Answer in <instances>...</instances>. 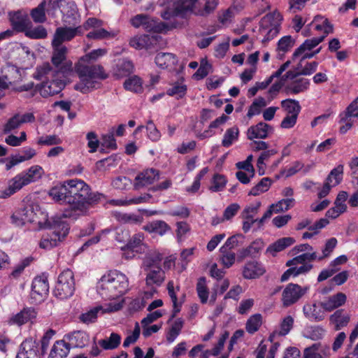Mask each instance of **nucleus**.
<instances>
[{
  "label": "nucleus",
  "mask_w": 358,
  "mask_h": 358,
  "mask_svg": "<svg viewBox=\"0 0 358 358\" xmlns=\"http://www.w3.org/2000/svg\"><path fill=\"white\" fill-rule=\"evenodd\" d=\"M69 345L73 348H83L90 342V336L85 331H78L67 336Z\"/></svg>",
  "instance_id": "nucleus-32"
},
{
  "label": "nucleus",
  "mask_w": 358,
  "mask_h": 358,
  "mask_svg": "<svg viewBox=\"0 0 358 358\" xmlns=\"http://www.w3.org/2000/svg\"><path fill=\"white\" fill-rule=\"evenodd\" d=\"M179 287H174V283L173 281H169L167 284V289L169 296H170L173 303V310L172 318L174 317L180 311L181 304L178 302L177 292L179 291Z\"/></svg>",
  "instance_id": "nucleus-46"
},
{
  "label": "nucleus",
  "mask_w": 358,
  "mask_h": 358,
  "mask_svg": "<svg viewBox=\"0 0 358 358\" xmlns=\"http://www.w3.org/2000/svg\"><path fill=\"white\" fill-rule=\"evenodd\" d=\"M308 287H301L297 284H288L282 294L283 306L288 307L299 301L308 290Z\"/></svg>",
  "instance_id": "nucleus-13"
},
{
  "label": "nucleus",
  "mask_w": 358,
  "mask_h": 358,
  "mask_svg": "<svg viewBox=\"0 0 358 358\" xmlns=\"http://www.w3.org/2000/svg\"><path fill=\"white\" fill-rule=\"evenodd\" d=\"M159 172L154 169H146L139 173L135 178L134 186L136 189L150 185L158 180Z\"/></svg>",
  "instance_id": "nucleus-19"
},
{
  "label": "nucleus",
  "mask_w": 358,
  "mask_h": 358,
  "mask_svg": "<svg viewBox=\"0 0 358 358\" xmlns=\"http://www.w3.org/2000/svg\"><path fill=\"white\" fill-rule=\"evenodd\" d=\"M272 181L269 178H262L249 192V195L258 196L268 190Z\"/></svg>",
  "instance_id": "nucleus-51"
},
{
  "label": "nucleus",
  "mask_w": 358,
  "mask_h": 358,
  "mask_svg": "<svg viewBox=\"0 0 358 358\" xmlns=\"http://www.w3.org/2000/svg\"><path fill=\"white\" fill-rule=\"evenodd\" d=\"M211 67V64L206 59H203L201 61L199 68L194 74V76L198 80L204 78L209 73Z\"/></svg>",
  "instance_id": "nucleus-61"
},
{
  "label": "nucleus",
  "mask_w": 358,
  "mask_h": 358,
  "mask_svg": "<svg viewBox=\"0 0 358 358\" xmlns=\"http://www.w3.org/2000/svg\"><path fill=\"white\" fill-rule=\"evenodd\" d=\"M260 206V202H257L255 203L247 206L241 212V217L242 219L255 217V216L258 213Z\"/></svg>",
  "instance_id": "nucleus-60"
},
{
  "label": "nucleus",
  "mask_w": 358,
  "mask_h": 358,
  "mask_svg": "<svg viewBox=\"0 0 358 358\" xmlns=\"http://www.w3.org/2000/svg\"><path fill=\"white\" fill-rule=\"evenodd\" d=\"M26 36L33 39L45 38L47 36V31L43 26L32 28V25L24 31Z\"/></svg>",
  "instance_id": "nucleus-55"
},
{
  "label": "nucleus",
  "mask_w": 358,
  "mask_h": 358,
  "mask_svg": "<svg viewBox=\"0 0 358 358\" xmlns=\"http://www.w3.org/2000/svg\"><path fill=\"white\" fill-rule=\"evenodd\" d=\"M324 39V36H320L313 38L310 39H306L293 53L292 59H295L298 58V55L301 54L304 50L310 51Z\"/></svg>",
  "instance_id": "nucleus-40"
},
{
  "label": "nucleus",
  "mask_w": 358,
  "mask_h": 358,
  "mask_svg": "<svg viewBox=\"0 0 358 358\" xmlns=\"http://www.w3.org/2000/svg\"><path fill=\"white\" fill-rule=\"evenodd\" d=\"M162 256L157 252H151L145 255L143 260L142 268L144 269H153L162 268Z\"/></svg>",
  "instance_id": "nucleus-35"
},
{
  "label": "nucleus",
  "mask_w": 358,
  "mask_h": 358,
  "mask_svg": "<svg viewBox=\"0 0 358 358\" xmlns=\"http://www.w3.org/2000/svg\"><path fill=\"white\" fill-rule=\"evenodd\" d=\"M62 77L43 81L38 88L40 94L43 97H48L59 94L65 86L64 82L62 80Z\"/></svg>",
  "instance_id": "nucleus-17"
},
{
  "label": "nucleus",
  "mask_w": 358,
  "mask_h": 358,
  "mask_svg": "<svg viewBox=\"0 0 358 358\" xmlns=\"http://www.w3.org/2000/svg\"><path fill=\"white\" fill-rule=\"evenodd\" d=\"M329 321L335 325V330L338 331L348 325L350 322V316L345 314L343 309H340L330 316Z\"/></svg>",
  "instance_id": "nucleus-36"
},
{
  "label": "nucleus",
  "mask_w": 358,
  "mask_h": 358,
  "mask_svg": "<svg viewBox=\"0 0 358 358\" xmlns=\"http://www.w3.org/2000/svg\"><path fill=\"white\" fill-rule=\"evenodd\" d=\"M264 243L262 240L257 239L253 241L248 248L239 251L238 256L241 259L248 257H256L262 250Z\"/></svg>",
  "instance_id": "nucleus-38"
},
{
  "label": "nucleus",
  "mask_w": 358,
  "mask_h": 358,
  "mask_svg": "<svg viewBox=\"0 0 358 358\" xmlns=\"http://www.w3.org/2000/svg\"><path fill=\"white\" fill-rule=\"evenodd\" d=\"M227 180L224 176L215 174L209 189L212 192H217L222 191L226 185Z\"/></svg>",
  "instance_id": "nucleus-56"
},
{
  "label": "nucleus",
  "mask_w": 358,
  "mask_h": 358,
  "mask_svg": "<svg viewBox=\"0 0 358 358\" xmlns=\"http://www.w3.org/2000/svg\"><path fill=\"white\" fill-rule=\"evenodd\" d=\"M22 80L20 70L15 66L6 65L1 69L0 72V89L6 90L11 87L17 91H27L30 87L24 85L16 87V85Z\"/></svg>",
  "instance_id": "nucleus-6"
},
{
  "label": "nucleus",
  "mask_w": 358,
  "mask_h": 358,
  "mask_svg": "<svg viewBox=\"0 0 358 358\" xmlns=\"http://www.w3.org/2000/svg\"><path fill=\"white\" fill-rule=\"evenodd\" d=\"M298 73L291 71H287L282 80L290 79V81L285 86V92L287 94H298L307 91L310 87V80L308 78L299 77Z\"/></svg>",
  "instance_id": "nucleus-10"
},
{
  "label": "nucleus",
  "mask_w": 358,
  "mask_h": 358,
  "mask_svg": "<svg viewBox=\"0 0 358 358\" xmlns=\"http://www.w3.org/2000/svg\"><path fill=\"white\" fill-rule=\"evenodd\" d=\"M72 71L73 66L71 63H66L60 68H56L55 66H52L50 63L46 62L36 67V71L34 73V78L43 82L56 77L66 76Z\"/></svg>",
  "instance_id": "nucleus-8"
},
{
  "label": "nucleus",
  "mask_w": 358,
  "mask_h": 358,
  "mask_svg": "<svg viewBox=\"0 0 358 358\" xmlns=\"http://www.w3.org/2000/svg\"><path fill=\"white\" fill-rule=\"evenodd\" d=\"M281 107L287 115L298 117L301 107L299 102L295 99H287L281 101Z\"/></svg>",
  "instance_id": "nucleus-42"
},
{
  "label": "nucleus",
  "mask_w": 358,
  "mask_h": 358,
  "mask_svg": "<svg viewBox=\"0 0 358 358\" xmlns=\"http://www.w3.org/2000/svg\"><path fill=\"white\" fill-rule=\"evenodd\" d=\"M198 0H171V3L162 13L164 20L173 17H185L190 14L205 16L212 13L218 4V0H206L203 9L198 8Z\"/></svg>",
  "instance_id": "nucleus-4"
},
{
  "label": "nucleus",
  "mask_w": 358,
  "mask_h": 358,
  "mask_svg": "<svg viewBox=\"0 0 358 358\" xmlns=\"http://www.w3.org/2000/svg\"><path fill=\"white\" fill-rule=\"evenodd\" d=\"M273 127L269 124L261 122L252 125L248 129L246 135L250 140L255 138H266L269 133L273 131Z\"/></svg>",
  "instance_id": "nucleus-21"
},
{
  "label": "nucleus",
  "mask_w": 358,
  "mask_h": 358,
  "mask_svg": "<svg viewBox=\"0 0 358 358\" xmlns=\"http://www.w3.org/2000/svg\"><path fill=\"white\" fill-rule=\"evenodd\" d=\"M16 358H39L38 343L32 338L24 341L20 347Z\"/></svg>",
  "instance_id": "nucleus-20"
},
{
  "label": "nucleus",
  "mask_w": 358,
  "mask_h": 358,
  "mask_svg": "<svg viewBox=\"0 0 358 358\" xmlns=\"http://www.w3.org/2000/svg\"><path fill=\"white\" fill-rule=\"evenodd\" d=\"M45 1H42L38 6L31 10L30 15L34 22L36 23H43L46 20Z\"/></svg>",
  "instance_id": "nucleus-49"
},
{
  "label": "nucleus",
  "mask_w": 358,
  "mask_h": 358,
  "mask_svg": "<svg viewBox=\"0 0 358 358\" xmlns=\"http://www.w3.org/2000/svg\"><path fill=\"white\" fill-rule=\"evenodd\" d=\"M295 200L293 198H287L282 199L276 203L271 204V208L274 210V213H278L282 211H286L290 208L293 207Z\"/></svg>",
  "instance_id": "nucleus-54"
},
{
  "label": "nucleus",
  "mask_w": 358,
  "mask_h": 358,
  "mask_svg": "<svg viewBox=\"0 0 358 358\" xmlns=\"http://www.w3.org/2000/svg\"><path fill=\"white\" fill-rule=\"evenodd\" d=\"M70 351L69 345L64 340L57 341L55 343L49 358H65Z\"/></svg>",
  "instance_id": "nucleus-37"
},
{
  "label": "nucleus",
  "mask_w": 358,
  "mask_h": 358,
  "mask_svg": "<svg viewBox=\"0 0 358 358\" xmlns=\"http://www.w3.org/2000/svg\"><path fill=\"white\" fill-rule=\"evenodd\" d=\"M239 135V130L238 127H233L226 130L222 141V145L225 148L231 146L234 142L238 140Z\"/></svg>",
  "instance_id": "nucleus-48"
},
{
  "label": "nucleus",
  "mask_w": 358,
  "mask_h": 358,
  "mask_svg": "<svg viewBox=\"0 0 358 358\" xmlns=\"http://www.w3.org/2000/svg\"><path fill=\"white\" fill-rule=\"evenodd\" d=\"M124 301L122 299L121 301L110 303L107 308H104L102 306H96L85 313L80 315V320L85 323L94 322L98 316L99 313H104L106 312H113L119 310L122 308Z\"/></svg>",
  "instance_id": "nucleus-16"
},
{
  "label": "nucleus",
  "mask_w": 358,
  "mask_h": 358,
  "mask_svg": "<svg viewBox=\"0 0 358 358\" xmlns=\"http://www.w3.org/2000/svg\"><path fill=\"white\" fill-rule=\"evenodd\" d=\"M282 15L278 10L266 14L260 21V32L264 35L263 43L273 38L279 32Z\"/></svg>",
  "instance_id": "nucleus-7"
},
{
  "label": "nucleus",
  "mask_w": 358,
  "mask_h": 358,
  "mask_svg": "<svg viewBox=\"0 0 358 358\" xmlns=\"http://www.w3.org/2000/svg\"><path fill=\"white\" fill-rule=\"evenodd\" d=\"M303 311L305 316L311 321L320 322L325 317V310L321 305L317 306L316 303L305 305Z\"/></svg>",
  "instance_id": "nucleus-28"
},
{
  "label": "nucleus",
  "mask_w": 358,
  "mask_h": 358,
  "mask_svg": "<svg viewBox=\"0 0 358 358\" xmlns=\"http://www.w3.org/2000/svg\"><path fill=\"white\" fill-rule=\"evenodd\" d=\"M240 209V205L236 203H234L228 206L223 213L222 222L231 220L237 214Z\"/></svg>",
  "instance_id": "nucleus-63"
},
{
  "label": "nucleus",
  "mask_w": 358,
  "mask_h": 358,
  "mask_svg": "<svg viewBox=\"0 0 358 358\" xmlns=\"http://www.w3.org/2000/svg\"><path fill=\"white\" fill-rule=\"evenodd\" d=\"M144 235L142 233H137L132 236L129 240L124 249L135 250L136 252H141L143 245Z\"/></svg>",
  "instance_id": "nucleus-45"
},
{
  "label": "nucleus",
  "mask_w": 358,
  "mask_h": 358,
  "mask_svg": "<svg viewBox=\"0 0 358 358\" xmlns=\"http://www.w3.org/2000/svg\"><path fill=\"white\" fill-rule=\"evenodd\" d=\"M132 62L127 59H120L113 68V76L117 79L127 77L134 71Z\"/></svg>",
  "instance_id": "nucleus-26"
},
{
  "label": "nucleus",
  "mask_w": 358,
  "mask_h": 358,
  "mask_svg": "<svg viewBox=\"0 0 358 358\" xmlns=\"http://www.w3.org/2000/svg\"><path fill=\"white\" fill-rule=\"evenodd\" d=\"M277 150L275 149H271L263 151L257 159V167L260 174H264V166L265 162L267 161L271 157L275 155L277 153Z\"/></svg>",
  "instance_id": "nucleus-59"
},
{
  "label": "nucleus",
  "mask_w": 358,
  "mask_h": 358,
  "mask_svg": "<svg viewBox=\"0 0 358 358\" xmlns=\"http://www.w3.org/2000/svg\"><path fill=\"white\" fill-rule=\"evenodd\" d=\"M146 273L145 282L148 286H160L165 280V273L162 268L144 269Z\"/></svg>",
  "instance_id": "nucleus-27"
},
{
  "label": "nucleus",
  "mask_w": 358,
  "mask_h": 358,
  "mask_svg": "<svg viewBox=\"0 0 358 358\" xmlns=\"http://www.w3.org/2000/svg\"><path fill=\"white\" fill-rule=\"evenodd\" d=\"M49 292L48 278L44 274L34 278L31 285V299L34 303L42 302Z\"/></svg>",
  "instance_id": "nucleus-12"
},
{
  "label": "nucleus",
  "mask_w": 358,
  "mask_h": 358,
  "mask_svg": "<svg viewBox=\"0 0 358 358\" xmlns=\"http://www.w3.org/2000/svg\"><path fill=\"white\" fill-rule=\"evenodd\" d=\"M196 290L201 303L203 304L206 303L209 297L210 291L206 277H200L198 279Z\"/></svg>",
  "instance_id": "nucleus-41"
},
{
  "label": "nucleus",
  "mask_w": 358,
  "mask_h": 358,
  "mask_svg": "<svg viewBox=\"0 0 358 358\" xmlns=\"http://www.w3.org/2000/svg\"><path fill=\"white\" fill-rule=\"evenodd\" d=\"M106 53V49L99 48L80 57L74 67L75 72L80 78V82L75 85L76 90L84 94L87 93L96 88V85L98 84L96 79L106 78L103 66L91 64L92 62L96 61Z\"/></svg>",
  "instance_id": "nucleus-2"
},
{
  "label": "nucleus",
  "mask_w": 358,
  "mask_h": 358,
  "mask_svg": "<svg viewBox=\"0 0 358 358\" xmlns=\"http://www.w3.org/2000/svg\"><path fill=\"white\" fill-rule=\"evenodd\" d=\"M155 62L159 68L173 69L178 62L176 56L173 53L159 52L155 59Z\"/></svg>",
  "instance_id": "nucleus-25"
},
{
  "label": "nucleus",
  "mask_w": 358,
  "mask_h": 358,
  "mask_svg": "<svg viewBox=\"0 0 358 358\" xmlns=\"http://www.w3.org/2000/svg\"><path fill=\"white\" fill-rule=\"evenodd\" d=\"M320 345L321 344L317 343L306 348L303 352V358H322L321 355L317 352Z\"/></svg>",
  "instance_id": "nucleus-64"
},
{
  "label": "nucleus",
  "mask_w": 358,
  "mask_h": 358,
  "mask_svg": "<svg viewBox=\"0 0 358 358\" xmlns=\"http://www.w3.org/2000/svg\"><path fill=\"white\" fill-rule=\"evenodd\" d=\"M49 196L60 204H68L62 217L76 220L90 213L91 208L104 201L106 196L98 192H92L83 180L71 179L53 186Z\"/></svg>",
  "instance_id": "nucleus-1"
},
{
  "label": "nucleus",
  "mask_w": 358,
  "mask_h": 358,
  "mask_svg": "<svg viewBox=\"0 0 358 358\" xmlns=\"http://www.w3.org/2000/svg\"><path fill=\"white\" fill-rule=\"evenodd\" d=\"M62 139L57 135H48L41 136L37 141L38 145H56L62 143Z\"/></svg>",
  "instance_id": "nucleus-62"
},
{
  "label": "nucleus",
  "mask_w": 358,
  "mask_h": 358,
  "mask_svg": "<svg viewBox=\"0 0 358 358\" xmlns=\"http://www.w3.org/2000/svg\"><path fill=\"white\" fill-rule=\"evenodd\" d=\"M263 266L256 261H250L245 264L243 268V276L245 279H255L265 273Z\"/></svg>",
  "instance_id": "nucleus-24"
},
{
  "label": "nucleus",
  "mask_w": 358,
  "mask_h": 358,
  "mask_svg": "<svg viewBox=\"0 0 358 358\" xmlns=\"http://www.w3.org/2000/svg\"><path fill=\"white\" fill-rule=\"evenodd\" d=\"M52 234L43 235L39 246L45 250H50L57 246L69 234V227L66 223L61 222Z\"/></svg>",
  "instance_id": "nucleus-11"
},
{
  "label": "nucleus",
  "mask_w": 358,
  "mask_h": 358,
  "mask_svg": "<svg viewBox=\"0 0 358 358\" xmlns=\"http://www.w3.org/2000/svg\"><path fill=\"white\" fill-rule=\"evenodd\" d=\"M343 166L340 164L332 169L326 179L334 187L338 185L343 178Z\"/></svg>",
  "instance_id": "nucleus-52"
},
{
  "label": "nucleus",
  "mask_w": 358,
  "mask_h": 358,
  "mask_svg": "<svg viewBox=\"0 0 358 358\" xmlns=\"http://www.w3.org/2000/svg\"><path fill=\"white\" fill-rule=\"evenodd\" d=\"M129 279L119 271H110L104 274L97 284V292L104 300L120 299L129 290Z\"/></svg>",
  "instance_id": "nucleus-3"
},
{
  "label": "nucleus",
  "mask_w": 358,
  "mask_h": 358,
  "mask_svg": "<svg viewBox=\"0 0 358 358\" xmlns=\"http://www.w3.org/2000/svg\"><path fill=\"white\" fill-rule=\"evenodd\" d=\"M143 229L149 232L164 236L167 231L171 230L170 226L163 220H155L148 222L143 226Z\"/></svg>",
  "instance_id": "nucleus-34"
},
{
  "label": "nucleus",
  "mask_w": 358,
  "mask_h": 358,
  "mask_svg": "<svg viewBox=\"0 0 358 358\" xmlns=\"http://www.w3.org/2000/svg\"><path fill=\"white\" fill-rule=\"evenodd\" d=\"M83 34L81 26L74 28L71 27H57L55 31L52 43L63 45V43L70 41L77 35H82Z\"/></svg>",
  "instance_id": "nucleus-15"
},
{
  "label": "nucleus",
  "mask_w": 358,
  "mask_h": 358,
  "mask_svg": "<svg viewBox=\"0 0 358 358\" xmlns=\"http://www.w3.org/2000/svg\"><path fill=\"white\" fill-rule=\"evenodd\" d=\"M183 324L184 322L181 318H178L173 322L166 335V340L169 343L173 342L180 334L183 327Z\"/></svg>",
  "instance_id": "nucleus-50"
},
{
  "label": "nucleus",
  "mask_w": 358,
  "mask_h": 358,
  "mask_svg": "<svg viewBox=\"0 0 358 358\" xmlns=\"http://www.w3.org/2000/svg\"><path fill=\"white\" fill-rule=\"evenodd\" d=\"M121 342V336L116 333H112L108 338L99 341V345L103 350H113L117 348Z\"/></svg>",
  "instance_id": "nucleus-47"
},
{
  "label": "nucleus",
  "mask_w": 358,
  "mask_h": 358,
  "mask_svg": "<svg viewBox=\"0 0 358 358\" xmlns=\"http://www.w3.org/2000/svg\"><path fill=\"white\" fill-rule=\"evenodd\" d=\"M43 169L40 166H33L8 180V186L0 189V199H7L20 190L24 186L35 182L41 177Z\"/></svg>",
  "instance_id": "nucleus-5"
},
{
  "label": "nucleus",
  "mask_w": 358,
  "mask_h": 358,
  "mask_svg": "<svg viewBox=\"0 0 358 358\" xmlns=\"http://www.w3.org/2000/svg\"><path fill=\"white\" fill-rule=\"evenodd\" d=\"M75 291V280L73 273L70 269L62 271L58 276L54 294L60 299H66L71 296Z\"/></svg>",
  "instance_id": "nucleus-9"
},
{
  "label": "nucleus",
  "mask_w": 358,
  "mask_h": 358,
  "mask_svg": "<svg viewBox=\"0 0 358 358\" xmlns=\"http://www.w3.org/2000/svg\"><path fill=\"white\" fill-rule=\"evenodd\" d=\"M346 299L345 294L338 292L330 296L327 301L321 302V306L324 310L331 312L343 306L345 303Z\"/></svg>",
  "instance_id": "nucleus-30"
},
{
  "label": "nucleus",
  "mask_w": 358,
  "mask_h": 358,
  "mask_svg": "<svg viewBox=\"0 0 358 358\" xmlns=\"http://www.w3.org/2000/svg\"><path fill=\"white\" fill-rule=\"evenodd\" d=\"M52 55L51 58L53 66L56 68H60L66 63H71V61L66 60L68 49L64 45H57L52 43Z\"/></svg>",
  "instance_id": "nucleus-23"
},
{
  "label": "nucleus",
  "mask_w": 358,
  "mask_h": 358,
  "mask_svg": "<svg viewBox=\"0 0 358 358\" xmlns=\"http://www.w3.org/2000/svg\"><path fill=\"white\" fill-rule=\"evenodd\" d=\"M151 196L149 194H145L139 196H134L132 198H125L120 199H112L109 201V203L113 206H127L133 204H139L142 203L148 202Z\"/></svg>",
  "instance_id": "nucleus-33"
},
{
  "label": "nucleus",
  "mask_w": 358,
  "mask_h": 358,
  "mask_svg": "<svg viewBox=\"0 0 358 358\" xmlns=\"http://www.w3.org/2000/svg\"><path fill=\"white\" fill-rule=\"evenodd\" d=\"M307 27H311L316 31H322L323 35L322 36H324V38L329 34L333 32V26L328 19L321 15H316Z\"/></svg>",
  "instance_id": "nucleus-29"
},
{
  "label": "nucleus",
  "mask_w": 358,
  "mask_h": 358,
  "mask_svg": "<svg viewBox=\"0 0 358 358\" xmlns=\"http://www.w3.org/2000/svg\"><path fill=\"white\" fill-rule=\"evenodd\" d=\"M294 243V239L291 237H285L282 238L275 242L273 244L271 245L267 251L271 253L273 255L278 252H280L285 250L286 248L292 245Z\"/></svg>",
  "instance_id": "nucleus-43"
},
{
  "label": "nucleus",
  "mask_w": 358,
  "mask_h": 358,
  "mask_svg": "<svg viewBox=\"0 0 358 358\" xmlns=\"http://www.w3.org/2000/svg\"><path fill=\"white\" fill-rule=\"evenodd\" d=\"M262 324V316L259 313L251 315L246 322L245 330L248 333L253 334L257 332Z\"/></svg>",
  "instance_id": "nucleus-44"
},
{
  "label": "nucleus",
  "mask_w": 358,
  "mask_h": 358,
  "mask_svg": "<svg viewBox=\"0 0 358 358\" xmlns=\"http://www.w3.org/2000/svg\"><path fill=\"white\" fill-rule=\"evenodd\" d=\"M266 106L265 99L262 97H259L255 99L250 105L247 115L251 118L254 115H258L261 112V108Z\"/></svg>",
  "instance_id": "nucleus-57"
},
{
  "label": "nucleus",
  "mask_w": 358,
  "mask_h": 358,
  "mask_svg": "<svg viewBox=\"0 0 358 358\" xmlns=\"http://www.w3.org/2000/svg\"><path fill=\"white\" fill-rule=\"evenodd\" d=\"M116 36L115 33L109 32L104 29H97L90 31L87 34V37L90 39L100 40L103 38H113Z\"/></svg>",
  "instance_id": "nucleus-58"
},
{
  "label": "nucleus",
  "mask_w": 358,
  "mask_h": 358,
  "mask_svg": "<svg viewBox=\"0 0 358 358\" xmlns=\"http://www.w3.org/2000/svg\"><path fill=\"white\" fill-rule=\"evenodd\" d=\"M124 87L127 90L140 92L143 89L141 79L136 76H134L125 80Z\"/></svg>",
  "instance_id": "nucleus-53"
},
{
  "label": "nucleus",
  "mask_w": 358,
  "mask_h": 358,
  "mask_svg": "<svg viewBox=\"0 0 358 358\" xmlns=\"http://www.w3.org/2000/svg\"><path fill=\"white\" fill-rule=\"evenodd\" d=\"M53 8H59L64 15L73 16L76 13L75 3L70 0H50Z\"/></svg>",
  "instance_id": "nucleus-31"
},
{
  "label": "nucleus",
  "mask_w": 358,
  "mask_h": 358,
  "mask_svg": "<svg viewBox=\"0 0 358 358\" xmlns=\"http://www.w3.org/2000/svg\"><path fill=\"white\" fill-rule=\"evenodd\" d=\"M10 21L13 30L24 32L32 25L27 13L21 10L10 13Z\"/></svg>",
  "instance_id": "nucleus-18"
},
{
  "label": "nucleus",
  "mask_w": 358,
  "mask_h": 358,
  "mask_svg": "<svg viewBox=\"0 0 358 358\" xmlns=\"http://www.w3.org/2000/svg\"><path fill=\"white\" fill-rule=\"evenodd\" d=\"M187 87L184 83L183 78L173 83L171 87L166 90V94L175 96L177 99L183 98L187 93Z\"/></svg>",
  "instance_id": "nucleus-39"
},
{
  "label": "nucleus",
  "mask_w": 358,
  "mask_h": 358,
  "mask_svg": "<svg viewBox=\"0 0 358 358\" xmlns=\"http://www.w3.org/2000/svg\"><path fill=\"white\" fill-rule=\"evenodd\" d=\"M37 315L38 312L34 308H24L19 313L10 315L7 320V323L9 325L17 327H21L28 322L33 324L36 322Z\"/></svg>",
  "instance_id": "nucleus-14"
},
{
  "label": "nucleus",
  "mask_w": 358,
  "mask_h": 358,
  "mask_svg": "<svg viewBox=\"0 0 358 358\" xmlns=\"http://www.w3.org/2000/svg\"><path fill=\"white\" fill-rule=\"evenodd\" d=\"M294 318L291 315H287L280 321L278 327H277L268 336V340L273 343L278 336H285L287 335L294 326Z\"/></svg>",
  "instance_id": "nucleus-22"
}]
</instances>
